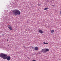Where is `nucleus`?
<instances>
[{
  "label": "nucleus",
  "instance_id": "nucleus-7",
  "mask_svg": "<svg viewBox=\"0 0 61 61\" xmlns=\"http://www.w3.org/2000/svg\"><path fill=\"white\" fill-rule=\"evenodd\" d=\"M54 30H52L51 31V34H53L54 33Z\"/></svg>",
  "mask_w": 61,
  "mask_h": 61
},
{
  "label": "nucleus",
  "instance_id": "nucleus-14",
  "mask_svg": "<svg viewBox=\"0 0 61 61\" xmlns=\"http://www.w3.org/2000/svg\"><path fill=\"white\" fill-rule=\"evenodd\" d=\"M3 35H4V34H2V36H3Z\"/></svg>",
  "mask_w": 61,
  "mask_h": 61
},
{
  "label": "nucleus",
  "instance_id": "nucleus-3",
  "mask_svg": "<svg viewBox=\"0 0 61 61\" xmlns=\"http://www.w3.org/2000/svg\"><path fill=\"white\" fill-rule=\"evenodd\" d=\"M41 52L43 53H47L48 51H49V49H42L41 51Z\"/></svg>",
  "mask_w": 61,
  "mask_h": 61
},
{
  "label": "nucleus",
  "instance_id": "nucleus-2",
  "mask_svg": "<svg viewBox=\"0 0 61 61\" xmlns=\"http://www.w3.org/2000/svg\"><path fill=\"white\" fill-rule=\"evenodd\" d=\"M12 14H14L15 15H20L21 14V12L19 11V10H14L12 11Z\"/></svg>",
  "mask_w": 61,
  "mask_h": 61
},
{
  "label": "nucleus",
  "instance_id": "nucleus-6",
  "mask_svg": "<svg viewBox=\"0 0 61 61\" xmlns=\"http://www.w3.org/2000/svg\"><path fill=\"white\" fill-rule=\"evenodd\" d=\"M35 49L36 50H37L38 49V47H36L35 48Z\"/></svg>",
  "mask_w": 61,
  "mask_h": 61
},
{
  "label": "nucleus",
  "instance_id": "nucleus-10",
  "mask_svg": "<svg viewBox=\"0 0 61 61\" xmlns=\"http://www.w3.org/2000/svg\"><path fill=\"white\" fill-rule=\"evenodd\" d=\"M41 5V4H38V6H40Z\"/></svg>",
  "mask_w": 61,
  "mask_h": 61
},
{
  "label": "nucleus",
  "instance_id": "nucleus-1",
  "mask_svg": "<svg viewBox=\"0 0 61 61\" xmlns=\"http://www.w3.org/2000/svg\"><path fill=\"white\" fill-rule=\"evenodd\" d=\"M7 55H5V54H0V57H2V58H3V59H6V58L8 61H9L10 60L11 58H10V57L9 56H7Z\"/></svg>",
  "mask_w": 61,
  "mask_h": 61
},
{
  "label": "nucleus",
  "instance_id": "nucleus-5",
  "mask_svg": "<svg viewBox=\"0 0 61 61\" xmlns=\"http://www.w3.org/2000/svg\"><path fill=\"white\" fill-rule=\"evenodd\" d=\"M38 32L40 33H41V34H42V33H43V31L42 30H38Z\"/></svg>",
  "mask_w": 61,
  "mask_h": 61
},
{
  "label": "nucleus",
  "instance_id": "nucleus-11",
  "mask_svg": "<svg viewBox=\"0 0 61 61\" xmlns=\"http://www.w3.org/2000/svg\"><path fill=\"white\" fill-rule=\"evenodd\" d=\"M60 15H61V11L60 12Z\"/></svg>",
  "mask_w": 61,
  "mask_h": 61
},
{
  "label": "nucleus",
  "instance_id": "nucleus-13",
  "mask_svg": "<svg viewBox=\"0 0 61 61\" xmlns=\"http://www.w3.org/2000/svg\"><path fill=\"white\" fill-rule=\"evenodd\" d=\"M32 48H34V47H32Z\"/></svg>",
  "mask_w": 61,
  "mask_h": 61
},
{
  "label": "nucleus",
  "instance_id": "nucleus-8",
  "mask_svg": "<svg viewBox=\"0 0 61 61\" xmlns=\"http://www.w3.org/2000/svg\"><path fill=\"white\" fill-rule=\"evenodd\" d=\"M49 8L48 7L47 8H45L44 9V10H46L47 9H48Z\"/></svg>",
  "mask_w": 61,
  "mask_h": 61
},
{
  "label": "nucleus",
  "instance_id": "nucleus-12",
  "mask_svg": "<svg viewBox=\"0 0 61 61\" xmlns=\"http://www.w3.org/2000/svg\"><path fill=\"white\" fill-rule=\"evenodd\" d=\"M52 6H53V7H54L55 6L54 5H52Z\"/></svg>",
  "mask_w": 61,
  "mask_h": 61
},
{
  "label": "nucleus",
  "instance_id": "nucleus-16",
  "mask_svg": "<svg viewBox=\"0 0 61 61\" xmlns=\"http://www.w3.org/2000/svg\"><path fill=\"white\" fill-rule=\"evenodd\" d=\"M8 46H9V45H8Z\"/></svg>",
  "mask_w": 61,
  "mask_h": 61
},
{
  "label": "nucleus",
  "instance_id": "nucleus-15",
  "mask_svg": "<svg viewBox=\"0 0 61 61\" xmlns=\"http://www.w3.org/2000/svg\"><path fill=\"white\" fill-rule=\"evenodd\" d=\"M8 40L7 39V41H8Z\"/></svg>",
  "mask_w": 61,
  "mask_h": 61
},
{
  "label": "nucleus",
  "instance_id": "nucleus-4",
  "mask_svg": "<svg viewBox=\"0 0 61 61\" xmlns=\"http://www.w3.org/2000/svg\"><path fill=\"white\" fill-rule=\"evenodd\" d=\"M7 27L10 30H12V28L11 26L8 25L7 26Z\"/></svg>",
  "mask_w": 61,
  "mask_h": 61
},
{
  "label": "nucleus",
  "instance_id": "nucleus-9",
  "mask_svg": "<svg viewBox=\"0 0 61 61\" xmlns=\"http://www.w3.org/2000/svg\"><path fill=\"white\" fill-rule=\"evenodd\" d=\"M44 44H48V43L47 42L45 43V42H43Z\"/></svg>",
  "mask_w": 61,
  "mask_h": 61
}]
</instances>
